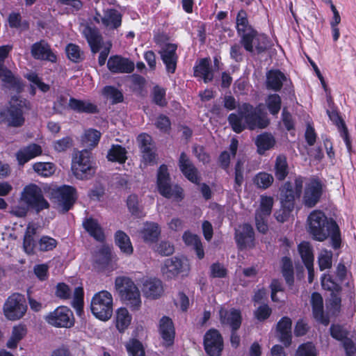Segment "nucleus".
I'll return each mask as SVG.
<instances>
[{
  "label": "nucleus",
  "mask_w": 356,
  "mask_h": 356,
  "mask_svg": "<svg viewBox=\"0 0 356 356\" xmlns=\"http://www.w3.org/2000/svg\"><path fill=\"white\" fill-rule=\"evenodd\" d=\"M68 108L78 113L97 114L99 112L95 104L74 97L70 98Z\"/></svg>",
  "instance_id": "obj_30"
},
{
  "label": "nucleus",
  "mask_w": 356,
  "mask_h": 356,
  "mask_svg": "<svg viewBox=\"0 0 356 356\" xmlns=\"http://www.w3.org/2000/svg\"><path fill=\"white\" fill-rule=\"evenodd\" d=\"M161 270L166 278L172 279L180 274L182 276L188 275L190 265L187 259L173 257L164 261Z\"/></svg>",
  "instance_id": "obj_13"
},
{
  "label": "nucleus",
  "mask_w": 356,
  "mask_h": 356,
  "mask_svg": "<svg viewBox=\"0 0 356 356\" xmlns=\"http://www.w3.org/2000/svg\"><path fill=\"white\" fill-rule=\"evenodd\" d=\"M55 195L63 213H67L72 209L78 199L76 188L70 185H63L58 187L55 191Z\"/></svg>",
  "instance_id": "obj_15"
},
{
  "label": "nucleus",
  "mask_w": 356,
  "mask_h": 356,
  "mask_svg": "<svg viewBox=\"0 0 356 356\" xmlns=\"http://www.w3.org/2000/svg\"><path fill=\"white\" fill-rule=\"evenodd\" d=\"M38 251L42 252L54 250L58 245V241L54 238L48 235H42L38 241Z\"/></svg>",
  "instance_id": "obj_50"
},
{
  "label": "nucleus",
  "mask_w": 356,
  "mask_h": 356,
  "mask_svg": "<svg viewBox=\"0 0 356 356\" xmlns=\"http://www.w3.org/2000/svg\"><path fill=\"white\" fill-rule=\"evenodd\" d=\"M26 311L27 305L25 297L19 293H14L9 296L3 307V314L10 321L22 318Z\"/></svg>",
  "instance_id": "obj_8"
},
{
  "label": "nucleus",
  "mask_w": 356,
  "mask_h": 356,
  "mask_svg": "<svg viewBox=\"0 0 356 356\" xmlns=\"http://www.w3.org/2000/svg\"><path fill=\"white\" fill-rule=\"evenodd\" d=\"M0 79L10 89L20 92L23 84L21 78L15 76L12 71L4 65H0Z\"/></svg>",
  "instance_id": "obj_31"
},
{
  "label": "nucleus",
  "mask_w": 356,
  "mask_h": 356,
  "mask_svg": "<svg viewBox=\"0 0 356 356\" xmlns=\"http://www.w3.org/2000/svg\"><path fill=\"white\" fill-rule=\"evenodd\" d=\"M65 51L69 60L74 63H79L83 60L79 45L70 43L66 46Z\"/></svg>",
  "instance_id": "obj_59"
},
{
  "label": "nucleus",
  "mask_w": 356,
  "mask_h": 356,
  "mask_svg": "<svg viewBox=\"0 0 356 356\" xmlns=\"http://www.w3.org/2000/svg\"><path fill=\"white\" fill-rule=\"evenodd\" d=\"M298 250L305 266L314 264L313 248L309 242L302 241L298 245Z\"/></svg>",
  "instance_id": "obj_45"
},
{
  "label": "nucleus",
  "mask_w": 356,
  "mask_h": 356,
  "mask_svg": "<svg viewBox=\"0 0 356 356\" xmlns=\"http://www.w3.org/2000/svg\"><path fill=\"white\" fill-rule=\"evenodd\" d=\"M318 264L321 271L330 268L332 264V252L327 250L322 252L318 257Z\"/></svg>",
  "instance_id": "obj_60"
},
{
  "label": "nucleus",
  "mask_w": 356,
  "mask_h": 356,
  "mask_svg": "<svg viewBox=\"0 0 356 356\" xmlns=\"http://www.w3.org/2000/svg\"><path fill=\"white\" fill-rule=\"evenodd\" d=\"M85 38L93 54L99 52L102 47L103 37L97 28L86 26L83 31Z\"/></svg>",
  "instance_id": "obj_35"
},
{
  "label": "nucleus",
  "mask_w": 356,
  "mask_h": 356,
  "mask_svg": "<svg viewBox=\"0 0 356 356\" xmlns=\"http://www.w3.org/2000/svg\"><path fill=\"white\" fill-rule=\"evenodd\" d=\"M323 181L317 177L309 179L303 195V202L306 207L312 208L316 205L323 193Z\"/></svg>",
  "instance_id": "obj_14"
},
{
  "label": "nucleus",
  "mask_w": 356,
  "mask_h": 356,
  "mask_svg": "<svg viewBox=\"0 0 356 356\" xmlns=\"http://www.w3.org/2000/svg\"><path fill=\"white\" fill-rule=\"evenodd\" d=\"M310 303L314 318L323 325L330 323L329 316L324 312L323 299L318 292H313L311 295Z\"/></svg>",
  "instance_id": "obj_24"
},
{
  "label": "nucleus",
  "mask_w": 356,
  "mask_h": 356,
  "mask_svg": "<svg viewBox=\"0 0 356 356\" xmlns=\"http://www.w3.org/2000/svg\"><path fill=\"white\" fill-rule=\"evenodd\" d=\"M84 291L81 286L76 287L74 291L72 300V307L76 310V312L81 313L83 309L84 304Z\"/></svg>",
  "instance_id": "obj_58"
},
{
  "label": "nucleus",
  "mask_w": 356,
  "mask_h": 356,
  "mask_svg": "<svg viewBox=\"0 0 356 356\" xmlns=\"http://www.w3.org/2000/svg\"><path fill=\"white\" fill-rule=\"evenodd\" d=\"M115 243L123 253L130 255L133 253L134 248L129 236L123 231L118 230L115 233Z\"/></svg>",
  "instance_id": "obj_43"
},
{
  "label": "nucleus",
  "mask_w": 356,
  "mask_h": 356,
  "mask_svg": "<svg viewBox=\"0 0 356 356\" xmlns=\"http://www.w3.org/2000/svg\"><path fill=\"white\" fill-rule=\"evenodd\" d=\"M33 169L38 175L48 177L55 172V165L51 162H37L33 165Z\"/></svg>",
  "instance_id": "obj_53"
},
{
  "label": "nucleus",
  "mask_w": 356,
  "mask_h": 356,
  "mask_svg": "<svg viewBox=\"0 0 356 356\" xmlns=\"http://www.w3.org/2000/svg\"><path fill=\"white\" fill-rule=\"evenodd\" d=\"M257 152L259 155H264L267 150L272 149L275 145V138L269 133L259 134L255 139Z\"/></svg>",
  "instance_id": "obj_37"
},
{
  "label": "nucleus",
  "mask_w": 356,
  "mask_h": 356,
  "mask_svg": "<svg viewBox=\"0 0 356 356\" xmlns=\"http://www.w3.org/2000/svg\"><path fill=\"white\" fill-rule=\"evenodd\" d=\"M116 290L121 300L130 307L132 311H137L141 306L140 291L134 282L128 277H118L115 281Z\"/></svg>",
  "instance_id": "obj_5"
},
{
  "label": "nucleus",
  "mask_w": 356,
  "mask_h": 356,
  "mask_svg": "<svg viewBox=\"0 0 356 356\" xmlns=\"http://www.w3.org/2000/svg\"><path fill=\"white\" fill-rule=\"evenodd\" d=\"M274 173L277 180L284 181L289 173L287 159L284 154H279L275 161Z\"/></svg>",
  "instance_id": "obj_42"
},
{
  "label": "nucleus",
  "mask_w": 356,
  "mask_h": 356,
  "mask_svg": "<svg viewBox=\"0 0 356 356\" xmlns=\"http://www.w3.org/2000/svg\"><path fill=\"white\" fill-rule=\"evenodd\" d=\"M203 346L208 356H222L225 346L220 331L216 328L209 329L203 337Z\"/></svg>",
  "instance_id": "obj_11"
},
{
  "label": "nucleus",
  "mask_w": 356,
  "mask_h": 356,
  "mask_svg": "<svg viewBox=\"0 0 356 356\" xmlns=\"http://www.w3.org/2000/svg\"><path fill=\"white\" fill-rule=\"evenodd\" d=\"M161 234L159 225L156 222H149L142 231L143 241L147 243H153L158 241Z\"/></svg>",
  "instance_id": "obj_44"
},
{
  "label": "nucleus",
  "mask_w": 356,
  "mask_h": 356,
  "mask_svg": "<svg viewBox=\"0 0 356 356\" xmlns=\"http://www.w3.org/2000/svg\"><path fill=\"white\" fill-rule=\"evenodd\" d=\"M303 180L302 177H296L294 186L291 181H286L281 188L280 200L282 206L294 209L295 200L299 198L302 192Z\"/></svg>",
  "instance_id": "obj_12"
},
{
  "label": "nucleus",
  "mask_w": 356,
  "mask_h": 356,
  "mask_svg": "<svg viewBox=\"0 0 356 356\" xmlns=\"http://www.w3.org/2000/svg\"><path fill=\"white\" fill-rule=\"evenodd\" d=\"M102 95L111 99L112 104L121 103L124 100L122 92L113 86H106L102 90Z\"/></svg>",
  "instance_id": "obj_51"
},
{
  "label": "nucleus",
  "mask_w": 356,
  "mask_h": 356,
  "mask_svg": "<svg viewBox=\"0 0 356 356\" xmlns=\"http://www.w3.org/2000/svg\"><path fill=\"white\" fill-rule=\"evenodd\" d=\"M31 54L36 60H46L51 63L57 61V56L53 52L50 44L44 40L33 43L31 47Z\"/></svg>",
  "instance_id": "obj_21"
},
{
  "label": "nucleus",
  "mask_w": 356,
  "mask_h": 356,
  "mask_svg": "<svg viewBox=\"0 0 356 356\" xmlns=\"http://www.w3.org/2000/svg\"><path fill=\"white\" fill-rule=\"evenodd\" d=\"M127 349L129 356H145L143 343L138 339H133L127 346Z\"/></svg>",
  "instance_id": "obj_62"
},
{
  "label": "nucleus",
  "mask_w": 356,
  "mask_h": 356,
  "mask_svg": "<svg viewBox=\"0 0 356 356\" xmlns=\"http://www.w3.org/2000/svg\"><path fill=\"white\" fill-rule=\"evenodd\" d=\"M0 79L10 89L20 92L23 84L21 78L15 76L12 71L4 65H0Z\"/></svg>",
  "instance_id": "obj_32"
},
{
  "label": "nucleus",
  "mask_w": 356,
  "mask_h": 356,
  "mask_svg": "<svg viewBox=\"0 0 356 356\" xmlns=\"http://www.w3.org/2000/svg\"><path fill=\"white\" fill-rule=\"evenodd\" d=\"M273 203L274 201L273 197L261 195L259 208L256 211V213L269 216L272 212Z\"/></svg>",
  "instance_id": "obj_57"
},
{
  "label": "nucleus",
  "mask_w": 356,
  "mask_h": 356,
  "mask_svg": "<svg viewBox=\"0 0 356 356\" xmlns=\"http://www.w3.org/2000/svg\"><path fill=\"white\" fill-rule=\"evenodd\" d=\"M154 125L162 133L166 134L171 129V121L170 118L164 115L159 114L156 119Z\"/></svg>",
  "instance_id": "obj_61"
},
{
  "label": "nucleus",
  "mask_w": 356,
  "mask_h": 356,
  "mask_svg": "<svg viewBox=\"0 0 356 356\" xmlns=\"http://www.w3.org/2000/svg\"><path fill=\"white\" fill-rule=\"evenodd\" d=\"M8 22L11 29H21L22 31H27L30 27L29 21L22 20L19 13H10L8 17Z\"/></svg>",
  "instance_id": "obj_47"
},
{
  "label": "nucleus",
  "mask_w": 356,
  "mask_h": 356,
  "mask_svg": "<svg viewBox=\"0 0 356 356\" xmlns=\"http://www.w3.org/2000/svg\"><path fill=\"white\" fill-rule=\"evenodd\" d=\"M307 231L312 238L317 241H324L330 237L332 246L337 250L341 247V231L337 222L328 218L324 212L315 210L307 218Z\"/></svg>",
  "instance_id": "obj_3"
},
{
  "label": "nucleus",
  "mask_w": 356,
  "mask_h": 356,
  "mask_svg": "<svg viewBox=\"0 0 356 356\" xmlns=\"http://www.w3.org/2000/svg\"><path fill=\"white\" fill-rule=\"evenodd\" d=\"M113 301L111 293L106 290L95 293L90 302V310L93 316L102 321L109 320L113 314Z\"/></svg>",
  "instance_id": "obj_7"
},
{
  "label": "nucleus",
  "mask_w": 356,
  "mask_h": 356,
  "mask_svg": "<svg viewBox=\"0 0 356 356\" xmlns=\"http://www.w3.org/2000/svg\"><path fill=\"white\" fill-rule=\"evenodd\" d=\"M286 81V76L280 70H270L266 74V87L275 92L280 91Z\"/></svg>",
  "instance_id": "obj_36"
},
{
  "label": "nucleus",
  "mask_w": 356,
  "mask_h": 356,
  "mask_svg": "<svg viewBox=\"0 0 356 356\" xmlns=\"http://www.w3.org/2000/svg\"><path fill=\"white\" fill-rule=\"evenodd\" d=\"M108 161L124 164L127 160V151L121 145H112L106 155Z\"/></svg>",
  "instance_id": "obj_41"
},
{
  "label": "nucleus",
  "mask_w": 356,
  "mask_h": 356,
  "mask_svg": "<svg viewBox=\"0 0 356 356\" xmlns=\"http://www.w3.org/2000/svg\"><path fill=\"white\" fill-rule=\"evenodd\" d=\"M271 314L272 309L266 303L259 306L254 312L255 318L260 322L267 320Z\"/></svg>",
  "instance_id": "obj_64"
},
{
  "label": "nucleus",
  "mask_w": 356,
  "mask_h": 356,
  "mask_svg": "<svg viewBox=\"0 0 356 356\" xmlns=\"http://www.w3.org/2000/svg\"><path fill=\"white\" fill-rule=\"evenodd\" d=\"M92 154L87 149L81 150L72 160V171L81 180L90 179L95 173L92 166Z\"/></svg>",
  "instance_id": "obj_9"
},
{
  "label": "nucleus",
  "mask_w": 356,
  "mask_h": 356,
  "mask_svg": "<svg viewBox=\"0 0 356 356\" xmlns=\"http://www.w3.org/2000/svg\"><path fill=\"white\" fill-rule=\"evenodd\" d=\"M234 239L238 250H243L254 247V231L249 223H243L239 229L236 230Z\"/></svg>",
  "instance_id": "obj_17"
},
{
  "label": "nucleus",
  "mask_w": 356,
  "mask_h": 356,
  "mask_svg": "<svg viewBox=\"0 0 356 356\" xmlns=\"http://www.w3.org/2000/svg\"><path fill=\"white\" fill-rule=\"evenodd\" d=\"M131 320L132 316L127 308L120 307L117 309L115 317V324L117 330L120 333H123L129 327Z\"/></svg>",
  "instance_id": "obj_39"
},
{
  "label": "nucleus",
  "mask_w": 356,
  "mask_h": 356,
  "mask_svg": "<svg viewBox=\"0 0 356 356\" xmlns=\"http://www.w3.org/2000/svg\"><path fill=\"white\" fill-rule=\"evenodd\" d=\"M159 332L166 346H170L174 343L175 329L170 317L164 316L160 319Z\"/></svg>",
  "instance_id": "obj_26"
},
{
  "label": "nucleus",
  "mask_w": 356,
  "mask_h": 356,
  "mask_svg": "<svg viewBox=\"0 0 356 356\" xmlns=\"http://www.w3.org/2000/svg\"><path fill=\"white\" fill-rule=\"evenodd\" d=\"M156 186L160 195L167 199L174 198L181 202L184 198V189L178 184L172 186L170 175L165 164H161L158 169Z\"/></svg>",
  "instance_id": "obj_6"
},
{
  "label": "nucleus",
  "mask_w": 356,
  "mask_h": 356,
  "mask_svg": "<svg viewBox=\"0 0 356 356\" xmlns=\"http://www.w3.org/2000/svg\"><path fill=\"white\" fill-rule=\"evenodd\" d=\"M297 356H317L316 348L312 342L300 344L296 352Z\"/></svg>",
  "instance_id": "obj_63"
},
{
  "label": "nucleus",
  "mask_w": 356,
  "mask_h": 356,
  "mask_svg": "<svg viewBox=\"0 0 356 356\" xmlns=\"http://www.w3.org/2000/svg\"><path fill=\"white\" fill-rule=\"evenodd\" d=\"M116 256L113 257L111 250L108 248L104 247L99 251V254L96 260V263L102 268L107 270H113L116 266V260L115 259L113 263V259Z\"/></svg>",
  "instance_id": "obj_40"
},
{
  "label": "nucleus",
  "mask_w": 356,
  "mask_h": 356,
  "mask_svg": "<svg viewBox=\"0 0 356 356\" xmlns=\"http://www.w3.org/2000/svg\"><path fill=\"white\" fill-rule=\"evenodd\" d=\"M107 67L113 74H129L134 72L135 65L128 58L113 55L108 58Z\"/></svg>",
  "instance_id": "obj_20"
},
{
  "label": "nucleus",
  "mask_w": 356,
  "mask_h": 356,
  "mask_svg": "<svg viewBox=\"0 0 356 356\" xmlns=\"http://www.w3.org/2000/svg\"><path fill=\"white\" fill-rule=\"evenodd\" d=\"M50 325L57 328H70L74 325V317L72 311L66 306L57 307L53 312L44 317Z\"/></svg>",
  "instance_id": "obj_10"
},
{
  "label": "nucleus",
  "mask_w": 356,
  "mask_h": 356,
  "mask_svg": "<svg viewBox=\"0 0 356 356\" xmlns=\"http://www.w3.org/2000/svg\"><path fill=\"white\" fill-rule=\"evenodd\" d=\"M101 136L102 134L99 131L95 129H89L85 131L83 142L88 147L94 148L98 145Z\"/></svg>",
  "instance_id": "obj_52"
},
{
  "label": "nucleus",
  "mask_w": 356,
  "mask_h": 356,
  "mask_svg": "<svg viewBox=\"0 0 356 356\" xmlns=\"http://www.w3.org/2000/svg\"><path fill=\"white\" fill-rule=\"evenodd\" d=\"M266 106L271 115H277L279 113L282 106V99L279 95H269L266 100Z\"/></svg>",
  "instance_id": "obj_56"
},
{
  "label": "nucleus",
  "mask_w": 356,
  "mask_h": 356,
  "mask_svg": "<svg viewBox=\"0 0 356 356\" xmlns=\"http://www.w3.org/2000/svg\"><path fill=\"white\" fill-rule=\"evenodd\" d=\"M82 225L86 232L97 241L103 242L105 240L103 228L97 219L92 217L86 218Z\"/></svg>",
  "instance_id": "obj_34"
},
{
  "label": "nucleus",
  "mask_w": 356,
  "mask_h": 356,
  "mask_svg": "<svg viewBox=\"0 0 356 356\" xmlns=\"http://www.w3.org/2000/svg\"><path fill=\"white\" fill-rule=\"evenodd\" d=\"M330 334L334 339L342 342L348 338L349 331L341 324L332 323L330 327Z\"/></svg>",
  "instance_id": "obj_54"
},
{
  "label": "nucleus",
  "mask_w": 356,
  "mask_h": 356,
  "mask_svg": "<svg viewBox=\"0 0 356 356\" xmlns=\"http://www.w3.org/2000/svg\"><path fill=\"white\" fill-rule=\"evenodd\" d=\"M274 178L271 174L266 172H259L254 177V184L259 188L267 189L273 183Z\"/></svg>",
  "instance_id": "obj_55"
},
{
  "label": "nucleus",
  "mask_w": 356,
  "mask_h": 356,
  "mask_svg": "<svg viewBox=\"0 0 356 356\" xmlns=\"http://www.w3.org/2000/svg\"><path fill=\"white\" fill-rule=\"evenodd\" d=\"M49 203L44 198L42 188L35 184L26 185L19 196V204L12 207L11 214L17 218H24L29 211L37 213L49 208Z\"/></svg>",
  "instance_id": "obj_4"
},
{
  "label": "nucleus",
  "mask_w": 356,
  "mask_h": 356,
  "mask_svg": "<svg viewBox=\"0 0 356 356\" xmlns=\"http://www.w3.org/2000/svg\"><path fill=\"white\" fill-rule=\"evenodd\" d=\"M227 121L232 131L236 134H241L246 129L251 131L265 129L270 124V120L264 111L263 104L254 106L248 102L243 103L237 113H230Z\"/></svg>",
  "instance_id": "obj_1"
},
{
  "label": "nucleus",
  "mask_w": 356,
  "mask_h": 356,
  "mask_svg": "<svg viewBox=\"0 0 356 356\" xmlns=\"http://www.w3.org/2000/svg\"><path fill=\"white\" fill-rule=\"evenodd\" d=\"M193 76L198 80H202L204 83L211 82L214 78V69L211 65L209 56L196 60L193 67Z\"/></svg>",
  "instance_id": "obj_18"
},
{
  "label": "nucleus",
  "mask_w": 356,
  "mask_h": 356,
  "mask_svg": "<svg viewBox=\"0 0 356 356\" xmlns=\"http://www.w3.org/2000/svg\"><path fill=\"white\" fill-rule=\"evenodd\" d=\"M219 317L221 324L229 325L231 330H238L242 323L241 312L234 308L230 310L220 309Z\"/></svg>",
  "instance_id": "obj_25"
},
{
  "label": "nucleus",
  "mask_w": 356,
  "mask_h": 356,
  "mask_svg": "<svg viewBox=\"0 0 356 356\" xmlns=\"http://www.w3.org/2000/svg\"><path fill=\"white\" fill-rule=\"evenodd\" d=\"M322 288L325 290L333 293H341L342 287L340 282L336 281L332 275L330 274H323L321 277Z\"/></svg>",
  "instance_id": "obj_46"
},
{
  "label": "nucleus",
  "mask_w": 356,
  "mask_h": 356,
  "mask_svg": "<svg viewBox=\"0 0 356 356\" xmlns=\"http://www.w3.org/2000/svg\"><path fill=\"white\" fill-rule=\"evenodd\" d=\"M178 166L181 173L188 181L193 184H199L200 177L198 170L184 152L180 154Z\"/></svg>",
  "instance_id": "obj_22"
},
{
  "label": "nucleus",
  "mask_w": 356,
  "mask_h": 356,
  "mask_svg": "<svg viewBox=\"0 0 356 356\" xmlns=\"http://www.w3.org/2000/svg\"><path fill=\"white\" fill-rule=\"evenodd\" d=\"M143 291L147 298L157 299L163 293L162 282L157 278H149L143 283Z\"/></svg>",
  "instance_id": "obj_33"
},
{
  "label": "nucleus",
  "mask_w": 356,
  "mask_h": 356,
  "mask_svg": "<svg viewBox=\"0 0 356 356\" xmlns=\"http://www.w3.org/2000/svg\"><path fill=\"white\" fill-rule=\"evenodd\" d=\"M281 273L287 286L291 288L294 284V268L292 259L284 256L281 259Z\"/></svg>",
  "instance_id": "obj_38"
},
{
  "label": "nucleus",
  "mask_w": 356,
  "mask_h": 356,
  "mask_svg": "<svg viewBox=\"0 0 356 356\" xmlns=\"http://www.w3.org/2000/svg\"><path fill=\"white\" fill-rule=\"evenodd\" d=\"M122 15L115 8H107L103 10L102 24L110 29L116 30L122 26Z\"/></svg>",
  "instance_id": "obj_28"
},
{
  "label": "nucleus",
  "mask_w": 356,
  "mask_h": 356,
  "mask_svg": "<svg viewBox=\"0 0 356 356\" xmlns=\"http://www.w3.org/2000/svg\"><path fill=\"white\" fill-rule=\"evenodd\" d=\"M136 140L144 163L145 164L155 163L156 154L152 147V136L146 133H141L137 136Z\"/></svg>",
  "instance_id": "obj_23"
},
{
  "label": "nucleus",
  "mask_w": 356,
  "mask_h": 356,
  "mask_svg": "<svg viewBox=\"0 0 356 356\" xmlns=\"http://www.w3.org/2000/svg\"><path fill=\"white\" fill-rule=\"evenodd\" d=\"M127 207L133 216L136 218H142L143 216V208L139 205L137 195L131 194L127 197Z\"/></svg>",
  "instance_id": "obj_49"
},
{
  "label": "nucleus",
  "mask_w": 356,
  "mask_h": 356,
  "mask_svg": "<svg viewBox=\"0 0 356 356\" xmlns=\"http://www.w3.org/2000/svg\"><path fill=\"white\" fill-rule=\"evenodd\" d=\"M152 101L159 107L163 108L167 106L166 90L158 85L154 86L152 91Z\"/></svg>",
  "instance_id": "obj_48"
},
{
  "label": "nucleus",
  "mask_w": 356,
  "mask_h": 356,
  "mask_svg": "<svg viewBox=\"0 0 356 356\" xmlns=\"http://www.w3.org/2000/svg\"><path fill=\"white\" fill-rule=\"evenodd\" d=\"M236 30L240 38V44L250 55H260L266 52L268 47V38L266 35L259 33L248 20V13L241 9L236 17Z\"/></svg>",
  "instance_id": "obj_2"
},
{
  "label": "nucleus",
  "mask_w": 356,
  "mask_h": 356,
  "mask_svg": "<svg viewBox=\"0 0 356 356\" xmlns=\"http://www.w3.org/2000/svg\"><path fill=\"white\" fill-rule=\"evenodd\" d=\"M292 321L288 316H283L280 319L276 325V330L279 335V341L289 347L292 343Z\"/></svg>",
  "instance_id": "obj_27"
},
{
  "label": "nucleus",
  "mask_w": 356,
  "mask_h": 356,
  "mask_svg": "<svg viewBox=\"0 0 356 356\" xmlns=\"http://www.w3.org/2000/svg\"><path fill=\"white\" fill-rule=\"evenodd\" d=\"M42 151L40 145L31 143L20 148L16 153V159L19 165H24L30 160L41 155Z\"/></svg>",
  "instance_id": "obj_29"
},
{
  "label": "nucleus",
  "mask_w": 356,
  "mask_h": 356,
  "mask_svg": "<svg viewBox=\"0 0 356 356\" xmlns=\"http://www.w3.org/2000/svg\"><path fill=\"white\" fill-rule=\"evenodd\" d=\"M178 46L175 43H166L159 51L168 73L174 74L177 69L179 56L177 54Z\"/></svg>",
  "instance_id": "obj_19"
},
{
  "label": "nucleus",
  "mask_w": 356,
  "mask_h": 356,
  "mask_svg": "<svg viewBox=\"0 0 356 356\" xmlns=\"http://www.w3.org/2000/svg\"><path fill=\"white\" fill-rule=\"evenodd\" d=\"M26 106V101L19 98H13L10 106L6 109L8 113V120L6 123L8 127H20L25 122L24 117V108Z\"/></svg>",
  "instance_id": "obj_16"
}]
</instances>
